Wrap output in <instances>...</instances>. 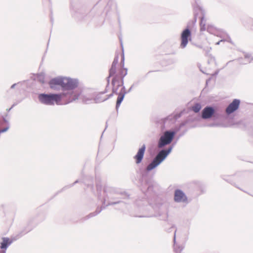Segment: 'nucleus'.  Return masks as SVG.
Segmentation results:
<instances>
[{"mask_svg": "<svg viewBox=\"0 0 253 253\" xmlns=\"http://www.w3.org/2000/svg\"><path fill=\"white\" fill-rule=\"evenodd\" d=\"M240 103L239 100L236 99L233 100L226 109V113L228 115L233 113L238 109Z\"/></svg>", "mask_w": 253, "mask_h": 253, "instance_id": "nucleus-7", "label": "nucleus"}, {"mask_svg": "<svg viewBox=\"0 0 253 253\" xmlns=\"http://www.w3.org/2000/svg\"><path fill=\"white\" fill-rule=\"evenodd\" d=\"M214 109L211 107H207L202 111V118L203 119H209L211 117L214 113Z\"/></svg>", "mask_w": 253, "mask_h": 253, "instance_id": "nucleus-10", "label": "nucleus"}, {"mask_svg": "<svg viewBox=\"0 0 253 253\" xmlns=\"http://www.w3.org/2000/svg\"><path fill=\"white\" fill-rule=\"evenodd\" d=\"M12 242L13 241L8 238H2L0 247L1 249L6 250L7 247L9 246Z\"/></svg>", "mask_w": 253, "mask_h": 253, "instance_id": "nucleus-11", "label": "nucleus"}, {"mask_svg": "<svg viewBox=\"0 0 253 253\" xmlns=\"http://www.w3.org/2000/svg\"><path fill=\"white\" fill-rule=\"evenodd\" d=\"M8 127H6L5 128H2V129H0V134L1 133L5 132L6 131H7L8 130Z\"/></svg>", "mask_w": 253, "mask_h": 253, "instance_id": "nucleus-16", "label": "nucleus"}, {"mask_svg": "<svg viewBox=\"0 0 253 253\" xmlns=\"http://www.w3.org/2000/svg\"><path fill=\"white\" fill-rule=\"evenodd\" d=\"M174 200L177 202H185L187 197L182 191L176 190L174 193Z\"/></svg>", "mask_w": 253, "mask_h": 253, "instance_id": "nucleus-9", "label": "nucleus"}, {"mask_svg": "<svg viewBox=\"0 0 253 253\" xmlns=\"http://www.w3.org/2000/svg\"><path fill=\"white\" fill-rule=\"evenodd\" d=\"M170 151L171 148H169L167 150L161 151L153 162L147 166V170L148 171L151 170L159 165L166 158Z\"/></svg>", "mask_w": 253, "mask_h": 253, "instance_id": "nucleus-4", "label": "nucleus"}, {"mask_svg": "<svg viewBox=\"0 0 253 253\" xmlns=\"http://www.w3.org/2000/svg\"><path fill=\"white\" fill-rule=\"evenodd\" d=\"M65 95L62 94H41L39 95V99L41 102L46 105H53L54 103L58 105L60 104L62 98Z\"/></svg>", "mask_w": 253, "mask_h": 253, "instance_id": "nucleus-3", "label": "nucleus"}, {"mask_svg": "<svg viewBox=\"0 0 253 253\" xmlns=\"http://www.w3.org/2000/svg\"><path fill=\"white\" fill-rule=\"evenodd\" d=\"M118 56L115 57L109 72V78H112V84L114 87L123 85V79L127 74V70L124 68V64L118 65Z\"/></svg>", "mask_w": 253, "mask_h": 253, "instance_id": "nucleus-1", "label": "nucleus"}, {"mask_svg": "<svg viewBox=\"0 0 253 253\" xmlns=\"http://www.w3.org/2000/svg\"><path fill=\"white\" fill-rule=\"evenodd\" d=\"M50 88L56 89L61 86L65 89H73L78 86L76 80L63 77H58L51 79L49 82Z\"/></svg>", "mask_w": 253, "mask_h": 253, "instance_id": "nucleus-2", "label": "nucleus"}, {"mask_svg": "<svg viewBox=\"0 0 253 253\" xmlns=\"http://www.w3.org/2000/svg\"><path fill=\"white\" fill-rule=\"evenodd\" d=\"M175 133L173 131H167L165 132L164 135L160 139L158 146L161 148L166 145L169 144L172 141Z\"/></svg>", "mask_w": 253, "mask_h": 253, "instance_id": "nucleus-5", "label": "nucleus"}, {"mask_svg": "<svg viewBox=\"0 0 253 253\" xmlns=\"http://www.w3.org/2000/svg\"><path fill=\"white\" fill-rule=\"evenodd\" d=\"M145 146L143 145L139 149L137 154L134 157V159L135 160V162L137 164L140 163L143 159L145 151Z\"/></svg>", "mask_w": 253, "mask_h": 253, "instance_id": "nucleus-8", "label": "nucleus"}, {"mask_svg": "<svg viewBox=\"0 0 253 253\" xmlns=\"http://www.w3.org/2000/svg\"><path fill=\"white\" fill-rule=\"evenodd\" d=\"M101 95H102V93L98 94L96 96V98H95V101L96 103H98V102H99L103 101H104L105 100V99H99L100 98V96Z\"/></svg>", "mask_w": 253, "mask_h": 253, "instance_id": "nucleus-14", "label": "nucleus"}, {"mask_svg": "<svg viewBox=\"0 0 253 253\" xmlns=\"http://www.w3.org/2000/svg\"><path fill=\"white\" fill-rule=\"evenodd\" d=\"M38 78V80L42 83L44 82V77L43 75H39Z\"/></svg>", "mask_w": 253, "mask_h": 253, "instance_id": "nucleus-15", "label": "nucleus"}, {"mask_svg": "<svg viewBox=\"0 0 253 253\" xmlns=\"http://www.w3.org/2000/svg\"><path fill=\"white\" fill-rule=\"evenodd\" d=\"M201 106L199 104H196L195 105H194L192 107V110L195 113H197V112H199V111L201 110Z\"/></svg>", "mask_w": 253, "mask_h": 253, "instance_id": "nucleus-13", "label": "nucleus"}, {"mask_svg": "<svg viewBox=\"0 0 253 253\" xmlns=\"http://www.w3.org/2000/svg\"><path fill=\"white\" fill-rule=\"evenodd\" d=\"M124 97V95L123 94H120L117 100L116 107L117 108L119 107L120 105L121 102H122Z\"/></svg>", "mask_w": 253, "mask_h": 253, "instance_id": "nucleus-12", "label": "nucleus"}, {"mask_svg": "<svg viewBox=\"0 0 253 253\" xmlns=\"http://www.w3.org/2000/svg\"><path fill=\"white\" fill-rule=\"evenodd\" d=\"M191 39V33L189 29H186L182 31L181 34L180 47L185 48L188 44V41Z\"/></svg>", "mask_w": 253, "mask_h": 253, "instance_id": "nucleus-6", "label": "nucleus"}, {"mask_svg": "<svg viewBox=\"0 0 253 253\" xmlns=\"http://www.w3.org/2000/svg\"><path fill=\"white\" fill-rule=\"evenodd\" d=\"M223 41H224V40H220V41L218 42L216 44H219L220 42H223Z\"/></svg>", "mask_w": 253, "mask_h": 253, "instance_id": "nucleus-17", "label": "nucleus"}]
</instances>
